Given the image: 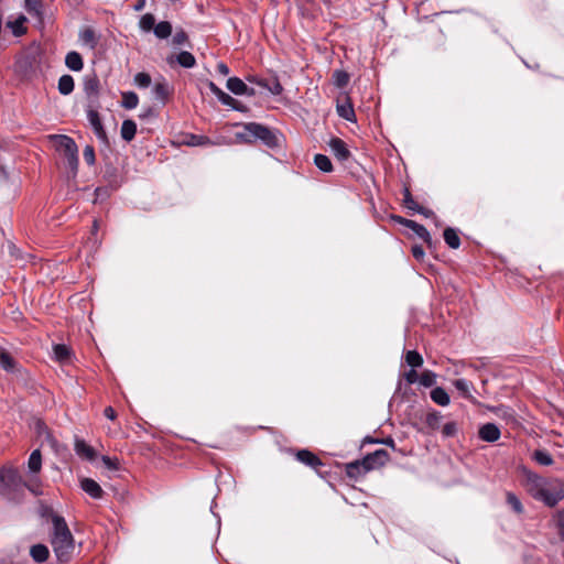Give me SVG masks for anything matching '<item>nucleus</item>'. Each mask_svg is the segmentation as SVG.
I'll use <instances>...</instances> for the list:
<instances>
[{"instance_id":"obj_1","label":"nucleus","mask_w":564,"mask_h":564,"mask_svg":"<svg viewBox=\"0 0 564 564\" xmlns=\"http://www.w3.org/2000/svg\"><path fill=\"white\" fill-rule=\"evenodd\" d=\"M520 470V485L532 499L547 508H555L564 500L563 479L541 476L524 466Z\"/></svg>"},{"instance_id":"obj_2","label":"nucleus","mask_w":564,"mask_h":564,"mask_svg":"<svg viewBox=\"0 0 564 564\" xmlns=\"http://www.w3.org/2000/svg\"><path fill=\"white\" fill-rule=\"evenodd\" d=\"M24 496V479L19 468L11 464L0 467V497L20 503Z\"/></svg>"},{"instance_id":"obj_3","label":"nucleus","mask_w":564,"mask_h":564,"mask_svg":"<svg viewBox=\"0 0 564 564\" xmlns=\"http://www.w3.org/2000/svg\"><path fill=\"white\" fill-rule=\"evenodd\" d=\"M242 131L237 137L246 143L261 141L270 149H276L281 145L282 134L276 129L269 128L258 122H247L242 124Z\"/></svg>"},{"instance_id":"obj_4","label":"nucleus","mask_w":564,"mask_h":564,"mask_svg":"<svg viewBox=\"0 0 564 564\" xmlns=\"http://www.w3.org/2000/svg\"><path fill=\"white\" fill-rule=\"evenodd\" d=\"M56 143V150L59 151L65 160L68 169L75 177L78 171V147L73 138L66 134H54L51 135Z\"/></svg>"},{"instance_id":"obj_5","label":"nucleus","mask_w":564,"mask_h":564,"mask_svg":"<svg viewBox=\"0 0 564 564\" xmlns=\"http://www.w3.org/2000/svg\"><path fill=\"white\" fill-rule=\"evenodd\" d=\"M51 543L57 558L62 562L68 561L75 550L70 531H54Z\"/></svg>"},{"instance_id":"obj_6","label":"nucleus","mask_w":564,"mask_h":564,"mask_svg":"<svg viewBox=\"0 0 564 564\" xmlns=\"http://www.w3.org/2000/svg\"><path fill=\"white\" fill-rule=\"evenodd\" d=\"M37 513L43 520V524L52 523L53 529H68L65 519L57 514L53 508L43 501H40L37 507Z\"/></svg>"},{"instance_id":"obj_7","label":"nucleus","mask_w":564,"mask_h":564,"mask_svg":"<svg viewBox=\"0 0 564 564\" xmlns=\"http://www.w3.org/2000/svg\"><path fill=\"white\" fill-rule=\"evenodd\" d=\"M295 458L305 466L314 469L321 477H324L326 471H324L322 468L325 467V464L312 451L306 448L299 449L295 452Z\"/></svg>"},{"instance_id":"obj_8","label":"nucleus","mask_w":564,"mask_h":564,"mask_svg":"<svg viewBox=\"0 0 564 564\" xmlns=\"http://www.w3.org/2000/svg\"><path fill=\"white\" fill-rule=\"evenodd\" d=\"M246 79L251 84H256L269 90L274 96H279L283 93V86L281 85L278 76H273L271 79H267L257 75H248Z\"/></svg>"},{"instance_id":"obj_9","label":"nucleus","mask_w":564,"mask_h":564,"mask_svg":"<svg viewBox=\"0 0 564 564\" xmlns=\"http://www.w3.org/2000/svg\"><path fill=\"white\" fill-rule=\"evenodd\" d=\"M87 119L89 121V124L91 126L95 135L104 143H108V137L107 132L105 130V127L102 124L100 115L97 109H94L91 107H88L87 110Z\"/></svg>"},{"instance_id":"obj_10","label":"nucleus","mask_w":564,"mask_h":564,"mask_svg":"<svg viewBox=\"0 0 564 564\" xmlns=\"http://www.w3.org/2000/svg\"><path fill=\"white\" fill-rule=\"evenodd\" d=\"M388 460L389 454L386 449H377L362 458L368 471L382 467Z\"/></svg>"},{"instance_id":"obj_11","label":"nucleus","mask_w":564,"mask_h":564,"mask_svg":"<svg viewBox=\"0 0 564 564\" xmlns=\"http://www.w3.org/2000/svg\"><path fill=\"white\" fill-rule=\"evenodd\" d=\"M328 147L335 158L340 162H346L351 156V152L347 148L346 142L340 138H332L328 142Z\"/></svg>"},{"instance_id":"obj_12","label":"nucleus","mask_w":564,"mask_h":564,"mask_svg":"<svg viewBox=\"0 0 564 564\" xmlns=\"http://www.w3.org/2000/svg\"><path fill=\"white\" fill-rule=\"evenodd\" d=\"M153 95L155 99L161 101L162 105H165L167 100L173 95V87L169 85L165 78H161V80L155 82L153 86Z\"/></svg>"},{"instance_id":"obj_13","label":"nucleus","mask_w":564,"mask_h":564,"mask_svg":"<svg viewBox=\"0 0 564 564\" xmlns=\"http://www.w3.org/2000/svg\"><path fill=\"white\" fill-rule=\"evenodd\" d=\"M166 62L170 66L176 63L184 68H192L196 65L195 56L188 51H181L176 55H171L166 58Z\"/></svg>"},{"instance_id":"obj_14","label":"nucleus","mask_w":564,"mask_h":564,"mask_svg":"<svg viewBox=\"0 0 564 564\" xmlns=\"http://www.w3.org/2000/svg\"><path fill=\"white\" fill-rule=\"evenodd\" d=\"M500 435V429L495 423H485L478 430V437L487 443H495Z\"/></svg>"},{"instance_id":"obj_15","label":"nucleus","mask_w":564,"mask_h":564,"mask_svg":"<svg viewBox=\"0 0 564 564\" xmlns=\"http://www.w3.org/2000/svg\"><path fill=\"white\" fill-rule=\"evenodd\" d=\"M35 64H36L35 56H33L31 54H26V55L21 56L15 62V69L18 73H20L24 76H30L35 73Z\"/></svg>"},{"instance_id":"obj_16","label":"nucleus","mask_w":564,"mask_h":564,"mask_svg":"<svg viewBox=\"0 0 564 564\" xmlns=\"http://www.w3.org/2000/svg\"><path fill=\"white\" fill-rule=\"evenodd\" d=\"M506 506L517 516H523L524 514V506L520 499V497L514 494L513 491H506Z\"/></svg>"},{"instance_id":"obj_17","label":"nucleus","mask_w":564,"mask_h":564,"mask_svg":"<svg viewBox=\"0 0 564 564\" xmlns=\"http://www.w3.org/2000/svg\"><path fill=\"white\" fill-rule=\"evenodd\" d=\"M410 229L426 243L431 251L436 248L437 242L432 240L430 232L423 225L412 220Z\"/></svg>"},{"instance_id":"obj_18","label":"nucleus","mask_w":564,"mask_h":564,"mask_svg":"<svg viewBox=\"0 0 564 564\" xmlns=\"http://www.w3.org/2000/svg\"><path fill=\"white\" fill-rule=\"evenodd\" d=\"M345 468H346L347 476L351 479H358L359 477H361L368 473L367 467L365 466V463H362V459H357V460L347 463Z\"/></svg>"},{"instance_id":"obj_19","label":"nucleus","mask_w":564,"mask_h":564,"mask_svg":"<svg viewBox=\"0 0 564 564\" xmlns=\"http://www.w3.org/2000/svg\"><path fill=\"white\" fill-rule=\"evenodd\" d=\"M82 489L94 499H100L102 497V489L97 481L91 478H84L80 481Z\"/></svg>"},{"instance_id":"obj_20","label":"nucleus","mask_w":564,"mask_h":564,"mask_svg":"<svg viewBox=\"0 0 564 564\" xmlns=\"http://www.w3.org/2000/svg\"><path fill=\"white\" fill-rule=\"evenodd\" d=\"M75 452L79 457L85 458L89 462L96 458V451L94 449V447L88 445L84 440L76 438Z\"/></svg>"},{"instance_id":"obj_21","label":"nucleus","mask_w":564,"mask_h":564,"mask_svg":"<svg viewBox=\"0 0 564 564\" xmlns=\"http://www.w3.org/2000/svg\"><path fill=\"white\" fill-rule=\"evenodd\" d=\"M54 359L59 364H69L73 351L70 347L65 344H56L53 346Z\"/></svg>"},{"instance_id":"obj_22","label":"nucleus","mask_w":564,"mask_h":564,"mask_svg":"<svg viewBox=\"0 0 564 564\" xmlns=\"http://www.w3.org/2000/svg\"><path fill=\"white\" fill-rule=\"evenodd\" d=\"M28 21L24 14H19L13 21L9 20L7 26L12 31V34L17 37L24 35L28 32L24 25Z\"/></svg>"},{"instance_id":"obj_23","label":"nucleus","mask_w":564,"mask_h":564,"mask_svg":"<svg viewBox=\"0 0 564 564\" xmlns=\"http://www.w3.org/2000/svg\"><path fill=\"white\" fill-rule=\"evenodd\" d=\"M99 87H100V82H99L98 76L95 73H93L90 75H86V77L84 78V91L86 93L87 96L97 97L99 94Z\"/></svg>"},{"instance_id":"obj_24","label":"nucleus","mask_w":564,"mask_h":564,"mask_svg":"<svg viewBox=\"0 0 564 564\" xmlns=\"http://www.w3.org/2000/svg\"><path fill=\"white\" fill-rule=\"evenodd\" d=\"M216 97L223 105L228 106L234 110H237L240 112L247 111V107L243 104H241L237 99L232 98L230 95L225 93L223 89L218 93V95Z\"/></svg>"},{"instance_id":"obj_25","label":"nucleus","mask_w":564,"mask_h":564,"mask_svg":"<svg viewBox=\"0 0 564 564\" xmlns=\"http://www.w3.org/2000/svg\"><path fill=\"white\" fill-rule=\"evenodd\" d=\"M65 65L73 72H80L84 68L82 55L76 51H70L65 56Z\"/></svg>"},{"instance_id":"obj_26","label":"nucleus","mask_w":564,"mask_h":564,"mask_svg":"<svg viewBox=\"0 0 564 564\" xmlns=\"http://www.w3.org/2000/svg\"><path fill=\"white\" fill-rule=\"evenodd\" d=\"M24 8L30 15L43 21V0H24Z\"/></svg>"},{"instance_id":"obj_27","label":"nucleus","mask_w":564,"mask_h":564,"mask_svg":"<svg viewBox=\"0 0 564 564\" xmlns=\"http://www.w3.org/2000/svg\"><path fill=\"white\" fill-rule=\"evenodd\" d=\"M79 40L83 44L87 45L89 48L94 50L98 45V37L94 29L87 26L79 32Z\"/></svg>"},{"instance_id":"obj_28","label":"nucleus","mask_w":564,"mask_h":564,"mask_svg":"<svg viewBox=\"0 0 564 564\" xmlns=\"http://www.w3.org/2000/svg\"><path fill=\"white\" fill-rule=\"evenodd\" d=\"M28 469L31 475H37L42 469V454L40 449H34L28 459Z\"/></svg>"},{"instance_id":"obj_29","label":"nucleus","mask_w":564,"mask_h":564,"mask_svg":"<svg viewBox=\"0 0 564 564\" xmlns=\"http://www.w3.org/2000/svg\"><path fill=\"white\" fill-rule=\"evenodd\" d=\"M453 386L455 387V389L459 392V394L469 400V401H475L474 397L471 395V388H473V383L467 381L466 379H456L454 380L453 382Z\"/></svg>"},{"instance_id":"obj_30","label":"nucleus","mask_w":564,"mask_h":564,"mask_svg":"<svg viewBox=\"0 0 564 564\" xmlns=\"http://www.w3.org/2000/svg\"><path fill=\"white\" fill-rule=\"evenodd\" d=\"M57 88L61 95H70L75 88L74 78L68 74L62 75L58 79Z\"/></svg>"},{"instance_id":"obj_31","label":"nucleus","mask_w":564,"mask_h":564,"mask_svg":"<svg viewBox=\"0 0 564 564\" xmlns=\"http://www.w3.org/2000/svg\"><path fill=\"white\" fill-rule=\"evenodd\" d=\"M0 367L8 372H14L17 368L15 359L4 348H0Z\"/></svg>"},{"instance_id":"obj_32","label":"nucleus","mask_w":564,"mask_h":564,"mask_svg":"<svg viewBox=\"0 0 564 564\" xmlns=\"http://www.w3.org/2000/svg\"><path fill=\"white\" fill-rule=\"evenodd\" d=\"M120 133H121V138L124 141H127V142L132 141L137 133V123L131 119L124 120L121 124Z\"/></svg>"},{"instance_id":"obj_33","label":"nucleus","mask_w":564,"mask_h":564,"mask_svg":"<svg viewBox=\"0 0 564 564\" xmlns=\"http://www.w3.org/2000/svg\"><path fill=\"white\" fill-rule=\"evenodd\" d=\"M431 399L438 405L446 406L449 404L451 399L446 390L442 387L434 388L431 393Z\"/></svg>"},{"instance_id":"obj_34","label":"nucleus","mask_w":564,"mask_h":564,"mask_svg":"<svg viewBox=\"0 0 564 564\" xmlns=\"http://www.w3.org/2000/svg\"><path fill=\"white\" fill-rule=\"evenodd\" d=\"M172 24L169 21H161L153 29L154 35L160 40H166L172 35Z\"/></svg>"},{"instance_id":"obj_35","label":"nucleus","mask_w":564,"mask_h":564,"mask_svg":"<svg viewBox=\"0 0 564 564\" xmlns=\"http://www.w3.org/2000/svg\"><path fill=\"white\" fill-rule=\"evenodd\" d=\"M442 417V414L436 410L427 412L424 422L429 431L438 430L441 426Z\"/></svg>"},{"instance_id":"obj_36","label":"nucleus","mask_w":564,"mask_h":564,"mask_svg":"<svg viewBox=\"0 0 564 564\" xmlns=\"http://www.w3.org/2000/svg\"><path fill=\"white\" fill-rule=\"evenodd\" d=\"M28 489L34 496L43 495L42 481L37 475H31L29 480H24V490Z\"/></svg>"},{"instance_id":"obj_37","label":"nucleus","mask_w":564,"mask_h":564,"mask_svg":"<svg viewBox=\"0 0 564 564\" xmlns=\"http://www.w3.org/2000/svg\"><path fill=\"white\" fill-rule=\"evenodd\" d=\"M443 237H444V240L446 242V245L452 248V249H458L459 246H460V238L457 234V231L452 228V227H447L445 228L444 232H443Z\"/></svg>"},{"instance_id":"obj_38","label":"nucleus","mask_w":564,"mask_h":564,"mask_svg":"<svg viewBox=\"0 0 564 564\" xmlns=\"http://www.w3.org/2000/svg\"><path fill=\"white\" fill-rule=\"evenodd\" d=\"M119 187L118 182H109L108 186H99L95 189V203L97 200H105L108 198L112 191H116Z\"/></svg>"},{"instance_id":"obj_39","label":"nucleus","mask_w":564,"mask_h":564,"mask_svg":"<svg viewBox=\"0 0 564 564\" xmlns=\"http://www.w3.org/2000/svg\"><path fill=\"white\" fill-rule=\"evenodd\" d=\"M30 554L35 562L42 563L48 558V549L44 544H35L31 547Z\"/></svg>"},{"instance_id":"obj_40","label":"nucleus","mask_w":564,"mask_h":564,"mask_svg":"<svg viewBox=\"0 0 564 564\" xmlns=\"http://www.w3.org/2000/svg\"><path fill=\"white\" fill-rule=\"evenodd\" d=\"M226 87L235 95L241 96L246 91V84L239 77H229Z\"/></svg>"},{"instance_id":"obj_41","label":"nucleus","mask_w":564,"mask_h":564,"mask_svg":"<svg viewBox=\"0 0 564 564\" xmlns=\"http://www.w3.org/2000/svg\"><path fill=\"white\" fill-rule=\"evenodd\" d=\"M314 164L324 173H330L334 170L330 159L325 154H316L314 156Z\"/></svg>"},{"instance_id":"obj_42","label":"nucleus","mask_w":564,"mask_h":564,"mask_svg":"<svg viewBox=\"0 0 564 564\" xmlns=\"http://www.w3.org/2000/svg\"><path fill=\"white\" fill-rule=\"evenodd\" d=\"M532 458L542 466H551L554 463L552 455L545 449L534 451Z\"/></svg>"},{"instance_id":"obj_43","label":"nucleus","mask_w":564,"mask_h":564,"mask_svg":"<svg viewBox=\"0 0 564 564\" xmlns=\"http://www.w3.org/2000/svg\"><path fill=\"white\" fill-rule=\"evenodd\" d=\"M404 359L406 365L411 368H420L423 365V357L416 350L405 351Z\"/></svg>"},{"instance_id":"obj_44","label":"nucleus","mask_w":564,"mask_h":564,"mask_svg":"<svg viewBox=\"0 0 564 564\" xmlns=\"http://www.w3.org/2000/svg\"><path fill=\"white\" fill-rule=\"evenodd\" d=\"M350 76L344 69H336L333 73V83L337 88H344L349 84Z\"/></svg>"},{"instance_id":"obj_45","label":"nucleus","mask_w":564,"mask_h":564,"mask_svg":"<svg viewBox=\"0 0 564 564\" xmlns=\"http://www.w3.org/2000/svg\"><path fill=\"white\" fill-rule=\"evenodd\" d=\"M338 116L348 121H355L356 115L352 105L348 101L345 105L337 106Z\"/></svg>"},{"instance_id":"obj_46","label":"nucleus","mask_w":564,"mask_h":564,"mask_svg":"<svg viewBox=\"0 0 564 564\" xmlns=\"http://www.w3.org/2000/svg\"><path fill=\"white\" fill-rule=\"evenodd\" d=\"M139 104V97L134 91L122 93L121 105L126 109H134Z\"/></svg>"},{"instance_id":"obj_47","label":"nucleus","mask_w":564,"mask_h":564,"mask_svg":"<svg viewBox=\"0 0 564 564\" xmlns=\"http://www.w3.org/2000/svg\"><path fill=\"white\" fill-rule=\"evenodd\" d=\"M154 26H155V18L152 13H145L141 17V19L139 21V28L143 32L153 31Z\"/></svg>"},{"instance_id":"obj_48","label":"nucleus","mask_w":564,"mask_h":564,"mask_svg":"<svg viewBox=\"0 0 564 564\" xmlns=\"http://www.w3.org/2000/svg\"><path fill=\"white\" fill-rule=\"evenodd\" d=\"M436 378H437V376L434 371L425 369L420 375V383L425 388H430L436 383Z\"/></svg>"},{"instance_id":"obj_49","label":"nucleus","mask_w":564,"mask_h":564,"mask_svg":"<svg viewBox=\"0 0 564 564\" xmlns=\"http://www.w3.org/2000/svg\"><path fill=\"white\" fill-rule=\"evenodd\" d=\"M402 193H403V200H402L403 206L405 208L414 212L415 208L419 207V204L414 200L409 186H404Z\"/></svg>"},{"instance_id":"obj_50","label":"nucleus","mask_w":564,"mask_h":564,"mask_svg":"<svg viewBox=\"0 0 564 564\" xmlns=\"http://www.w3.org/2000/svg\"><path fill=\"white\" fill-rule=\"evenodd\" d=\"M172 43L175 46L188 45L191 46L188 34L183 30L178 29L173 35Z\"/></svg>"},{"instance_id":"obj_51","label":"nucleus","mask_w":564,"mask_h":564,"mask_svg":"<svg viewBox=\"0 0 564 564\" xmlns=\"http://www.w3.org/2000/svg\"><path fill=\"white\" fill-rule=\"evenodd\" d=\"M152 83L150 74L140 72L134 75V84L139 88H148Z\"/></svg>"},{"instance_id":"obj_52","label":"nucleus","mask_w":564,"mask_h":564,"mask_svg":"<svg viewBox=\"0 0 564 564\" xmlns=\"http://www.w3.org/2000/svg\"><path fill=\"white\" fill-rule=\"evenodd\" d=\"M213 142L209 140L206 135H197V134H191L188 140L186 141V144L192 147H200V145H207L212 144Z\"/></svg>"},{"instance_id":"obj_53","label":"nucleus","mask_w":564,"mask_h":564,"mask_svg":"<svg viewBox=\"0 0 564 564\" xmlns=\"http://www.w3.org/2000/svg\"><path fill=\"white\" fill-rule=\"evenodd\" d=\"M458 427L456 422H447L442 429L444 437H454L457 434Z\"/></svg>"},{"instance_id":"obj_54","label":"nucleus","mask_w":564,"mask_h":564,"mask_svg":"<svg viewBox=\"0 0 564 564\" xmlns=\"http://www.w3.org/2000/svg\"><path fill=\"white\" fill-rule=\"evenodd\" d=\"M83 156H84V160L85 162L91 166L95 164L96 162V155H95V149L93 145H86L85 149H84V152H83Z\"/></svg>"},{"instance_id":"obj_55","label":"nucleus","mask_w":564,"mask_h":564,"mask_svg":"<svg viewBox=\"0 0 564 564\" xmlns=\"http://www.w3.org/2000/svg\"><path fill=\"white\" fill-rule=\"evenodd\" d=\"M101 460L108 469H110V470L119 469L120 462L117 457H109V456L104 455L101 457Z\"/></svg>"},{"instance_id":"obj_56","label":"nucleus","mask_w":564,"mask_h":564,"mask_svg":"<svg viewBox=\"0 0 564 564\" xmlns=\"http://www.w3.org/2000/svg\"><path fill=\"white\" fill-rule=\"evenodd\" d=\"M415 369L416 368H411L409 371L403 373V378L408 384H413L416 381H420V376Z\"/></svg>"},{"instance_id":"obj_57","label":"nucleus","mask_w":564,"mask_h":564,"mask_svg":"<svg viewBox=\"0 0 564 564\" xmlns=\"http://www.w3.org/2000/svg\"><path fill=\"white\" fill-rule=\"evenodd\" d=\"M411 252H412V256H413V258L415 260L423 261L425 252H424V249H423V247L421 245H414L411 248Z\"/></svg>"},{"instance_id":"obj_58","label":"nucleus","mask_w":564,"mask_h":564,"mask_svg":"<svg viewBox=\"0 0 564 564\" xmlns=\"http://www.w3.org/2000/svg\"><path fill=\"white\" fill-rule=\"evenodd\" d=\"M380 444L391 447L393 451L399 452L403 456L406 455V452L397 448L394 440L391 436H388L386 438H380Z\"/></svg>"},{"instance_id":"obj_59","label":"nucleus","mask_w":564,"mask_h":564,"mask_svg":"<svg viewBox=\"0 0 564 564\" xmlns=\"http://www.w3.org/2000/svg\"><path fill=\"white\" fill-rule=\"evenodd\" d=\"M415 213L426 217V218H434V219H437V217L435 216L434 212L432 209H429L426 207H423L421 205H419V207L415 208L414 210Z\"/></svg>"},{"instance_id":"obj_60","label":"nucleus","mask_w":564,"mask_h":564,"mask_svg":"<svg viewBox=\"0 0 564 564\" xmlns=\"http://www.w3.org/2000/svg\"><path fill=\"white\" fill-rule=\"evenodd\" d=\"M391 219L397 223V224H400V225H403L404 227L406 228H410V225L412 223L411 219H408V218H404L402 216H399V215H391Z\"/></svg>"},{"instance_id":"obj_61","label":"nucleus","mask_w":564,"mask_h":564,"mask_svg":"<svg viewBox=\"0 0 564 564\" xmlns=\"http://www.w3.org/2000/svg\"><path fill=\"white\" fill-rule=\"evenodd\" d=\"M555 521L557 529H564V508L556 512Z\"/></svg>"},{"instance_id":"obj_62","label":"nucleus","mask_w":564,"mask_h":564,"mask_svg":"<svg viewBox=\"0 0 564 564\" xmlns=\"http://www.w3.org/2000/svg\"><path fill=\"white\" fill-rule=\"evenodd\" d=\"M104 415L108 419V420H116L117 419V412L116 410L112 408V406H106L105 410H104Z\"/></svg>"},{"instance_id":"obj_63","label":"nucleus","mask_w":564,"mask_h":564,"mask_svg":"<svg viewBox=\"0 0 564 564\" xmlns=\"http://www.w3.org/2000/svg\"><path fill=\"white\" fill-rule=\"evenodd\" d=\"M216 69L218 72V74H220L223 76H227L230 72L229 67L224 62L218 63L216 66Z\"/></svg>"},{"instance_id":"obj_64","label":"nucleus","mask_w":564,"mask_h":564,"mask_svg":"<svg viewBox=\"0 0 564 564\" xmlns=\"http://www.w3.org/2000/svg\"><path fill=\"white\" fill-rule=\"evenodd\" d=\"M208 88L215 96L221 90L214 82L208 83Z\"/></svg>"}]
</instances>
